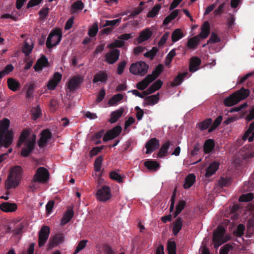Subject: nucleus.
I'll use <instances>...</instances> for the list:
<instances>
[{
    "label": "nucleus",
    "mask_w": 254,
    "mask_h": 254,
    "mask_svg": "<svg viewBox=\"0 0 254 254\" xmlns=\"http://www.w3.org/2000/svg\"><path fill=\"white\" fill-rule=\"evenodd\" d=\"M120 52L118 49L113 50L106 54L105 61L109 64H114L119 58Z\"/></svg>",
    "instance_id": "dca6fc26"
},
{
    "label": "nucleus",
    "mask_w": 254,
    "mask_h": 254,
    "mask_svg": "<svg viewBox=\"0 0 254 254\" xmlns=\"http://www.w3.org/2000/svg\"><path fill=\"white\" fill-rule=\"evenodd\" d=\"M148 65L144 62L140 61L132 64L129 68V71L134 75H145L148 70Z\"/></svg>",
    "instance_id": "423d86ee"
},
{
    "label": "nucleus",
    "mask_w": 254,
    "mask_h": 254,
    "mask_svg": "<svg viewBox=\"0 0 254 254\" xmlns=\"http://www.w3.org/2000/svg\"><path fill=\"white\" fill-rule=\"evenodd\" d=\"M143 10V8L141 7H137L135 8L131 12L130 14L129 15V18H133L136 16L138 15L140 13H141Z\"/></svg>",
    "instance_id": "bf43d9fd"
},
{
    "label": "nucleus",
    "mask_w": 254,
    "mask_h": 254,
    "mask_svg": "<svg viewBox=\"0 0 254 254\" xmlns=\"http://www.w3.org/2000/svg\"><path fill=\"white\" fill-rule=\"evenodd\" d=\"M195 180V176L193 174H189L186 178L184 187L185 189L190 188L194 184Z\"/></svg>",
    "instance_id": "2f4dec72"
},
{
    "label": "nucleus",
    "mask_w": 254,
    "mask_h": 254,
    "mask_svg": "<svg viewBox=\"0 0 254 254\" xmlns=\"http://www.w3.org/2000/svg\"><path fill=\"white\" fill-rule=\"evenodd\" d=\"M31 112L32 114V119L34 120H37L41 115V110L39 105H37L36 107L33 108L31 109Z\"/></svg>",
    "instance_id": "37998d69"
},
{
    "label": "nucleus",
    "mask_w": 254,
    "mask_h": 254,
    "mask_svg": "<svg viewBox=\"0 0 254 254\" xmlns=\"http://www.w3.org/2000/svg\"><path fill=\"white\" fill-rule=\"evenodd\" d=\"M88 242L87 240H83L79 242L78 244L76 249L73 253V254H76L78 253L80 251L83 250L86 246V244Z\"/></svg>",
    "instance_id": "5fc2aeb1"
},
{
    "label": "nucleus",
    "mask_w": 254,
    "mask_h": 254,
    "mask_svg": "<svg viewBox=\"0 0 254 254\" xmlns=\"http://www.w3.org/2000/svg\"><path fill=\"white\" fill-rule=\"evenodd\" d=\"M188 74V72L179 73L178 75L175 77L173 81L171 83V86L172 87H175L180 85L183 82L184 78L187 76Z\"/></svg>",
    "instance_id": "7c9ffc66"
},
{
    "label": "nucleus",
    "mask_w": 254,
    "mask_h": 254,
    "mask_svg": "<svg viewBox=\"0 0 254 254\" xmlns=\"http://www.w3.org/2000/svg\"><path fill=\"white\" fill-rule=\"evenodd\" d=\"M200 41V38L198 36H195L189 39L187 42V46L191 49L196 48Z\"/></svg>",
    "instance_id": "f704fd0d"
},
{
    "label": "nucleus",
    "mask_w": 254,
    "mask_h": 254,
    "mask_svg": "<svg viewBox=\"0 0 254 254\" xmlns=\"http://www.w3.org/2000/svg\"><path fill=\"white\" fill-rule=\"evenodd\" d=\"M98 32V26L97 23H94L92 26L89 29L88 35L91 37H94L96 36Z\"/></svg>",
    "instance_id": "de8ad7c7"
},
{
    "label": "nucleus",
    "mask_w": 254,
    "mask_h": 254,
    "mask_svg": "<svg viewBox=\"0 0 254 254\" xmlns=\"http://www.w3.org/2000/svg\"><path fill=\"white\" fill-rule=\"evenodd\" d=\"M17 206L15 203L3 202L0 205V209L5 212H13L16 210Z\"/></svg>",
    "instance_id": "a211bd4d"
},
{
    "label": "nucleus",
    "mask_w": 254,
    "mask_h": 254,
    "mask_svg": "<svg viewBox=\"0 0 254 254\" xmlns=\"http://www.w3.org/2000/svg\"><path fill=\"white\" fill-rule=\"evenodd\" d=\"M52 137V132L48 129H44L41 133V137L38 141V144L41 148L46 146L48 140Z\"/></svg>",
    "instance_id": "4468645a"
},
{
    "label": "nucleus",
    "mask_w": 254,
    "mask_h": 254,
    "mask_svg": "<svg viewBox=\"0 0 254 254\" xmlns=\"http://www.w3.org/2000/svg\"><path fill=\"white\" fill-rule=\"evenodd\" d=\"M169 33L166 32L162 36L161 38L160 39L158 43V45L159 47H162L165 44L169 37Z\"/></svg>",
    "instance_id": "774afa93"
},
{
    "label": "nucleus",
    "mask_w": 254,
    "mask_h": 254,
    "mask_svg": "<svg viewBox=\"0 0 254 254\" xmlns=\"http://www.w3.org/2000/svg\"><path fill=\"white\" fill-rule=\"evenodd\" d=\"M103 160V157L102 156H99L96 159L94 164V169L96 172L100 171Z\"/></svg>",
    "instance_id": "09e8293b"
},
{
    "label": "nucleus",
    "mask_w": 254,
    "mask_h": 254,
    "mask_svg": "<svg viewBox=\"0 0 254 254\" xmlns=\"http://www.w3.org/2000/svg\"><path fill=\"white\" fill-rule=\"evenodd\" d=\"M30 134L29 129H24L21 133L18 141V145H21L25 142L24 146L21 150V155L23 157H27L34 148L36 142V135L33 134L31 138L26 139Z\"/></svg>",
    "instance_id": "f03ea898"
},
{
    "label": "nucleus",
    "mask_w": 254,
    "mask_h": 254,
    "mask_svg": "<svg viewBox=\"0 0 254 254\" xmlns=\"http://www.w3.org/2000/svg\"><path fill=\"white\" fill-rule=\"evenodd\" d=\"M123 95L120 93L114 95L108 101V104L110 106L116 105L118 102L123 99Z\"/></svg>",
    "instance_id": "58836bf2"
},
{
    "label": "nucleus",
    "mask_w": 254,
    "mask_h": 254,
    "mask_svg": "<svg viewBox=\"0 0 254 254\" xmlns=\"http://www.w3.org/2000/svg\"><path fill=\"white\" fill-rule=\"evenodd\" d=\"M150 76L151 75H147L144 79L138 82L136 84V88L140 90H144L152 82L150 78Z\"/></svg>",
    "instance_id": "c85d7f7f"
},
{
    "label": "nucleus",
    "mask_w": 254,
    "mask_h": 254,
    "mask_svg": "<svg viewBox=\"0 0 254 254\" xmlns=\"http://www.w3.org/2000/svg\"><path fill=\"white\" fill-rule=\"evenodd\" d=\"M134 33L133 32L130 33H125L119 36L118 38L120 40H128L129 39L132 38L134 36Z\"/></svg>",
    "instance_id": "680f3d73"
},
{
    "label": "nucleus",
    "mask_w": 254,
    "mask_h": 254,
    "mask_svg": "<svg viewBox=\"0 0 254 254\" xmlns=\"http://www.w3.org/2000/svg\"><path fill=\"white\" fill-rule=\"evenodd\" d=\"M144 165L149 170L153 172L156 171L159 168V164L156 161L148 160L144 163Z\"/></svg>",
    "instance_id": "a878e982"
},
{
    "label": "nucleus",
    "mask_w": 254,
    "mask_h": 254,
    "mask_svg": "<svg viewBox=\"0 0 254 254\" xmlns=\"http://www.w3.org/2000/svg\"><path fill=\"white\" fill-rule=\"evenodd\" d=\"M245 230V226L242 224H240L237 226V234L238 237H242L244 234V231Z\"/></svg>",
    "instance_id": "338daca9"
},
{
    "label": "nucleus",
    "mask_w": 254,
    "mask_h": 254,
    "mask_svg": "<svg viewBox=\"0 0 254 254\" xmlns=\"http://www.w3.org/2000/svg\"><path fill=\"white\" fill-rule=\"evenodd\" d=\"M159 140L155 137L150 139L145 144L146 154H150L159 147Z\"/></svg>",
    "instance_id": "2eb2a0df"
},
{
    "label": "nucleus",
    "mask_w": 254,
    "mask_h": 254,
    "mask_svg": "<svg viewBox=\"0 0 254 254\" xmlns=\"http://www.w3.org/2000/svg\"><path fill=\"white\" fill-rule=\"evenodd\" d=\"M10 125V121L7 118H4L0 121V136L4 137L7 131H10L11 133L12 140H13L14 134L12 130H8Z\"/></svg>",
    "instance_id": "ddd939ff"
},
{
    "label": "nucleus",
    "mask_w": 254,
    "mask_h": 254,
    "mask_svg": "<svg viewBox=\"0 0 254 254\" xmlns=\"http://www.w3.org/2000/svg\"><path fill=\"white\" fill-rule=\"evenodd\" d=\"M183 33L180 29H175L172 34V40L173 42H176L184 37Z\"/></svg>",
    "instance_id": "e433bc0d"
},
{
    "label": "nucleus",
    "mask_w": 254,
    "mask_h": 254,
    "mask_svg": "<svg viewBox=\"0 0 254 254\" xmlns=\"http://www.w3.org/2000/svg\"><path fill=\"white\" fill-rule=\"evenodd\" d=\"M73 215L74 212L72 208L68 207L62 218L61 225L64 226L68 223L73 217Z\"/></svg>",
    "instance_id": "412c9836"
},
{
    "label": "nucleus",
    "mask_w": 254,
    "mask_h": 254,
    "mask_svg": "<svg viewBox=\"0 0 254 254\" xmlns=\"http://www.w3.org/2000/svg\"><path fill=\"white\" fill-rule=\"evenodd\" d=\"M122 130V128L120 126H117L112 129L107 131L103 136V141L106 142L114 139L121 133Z\"/></svg>",
    "instance_id": "f8f14e48"
},
{
    "label": "nucleus",
    "mask_w": 254,
    "mask_h": 254,
    "mask_svg": "<svg viewBox=\"0 0 254 254\" xmlns=\"http://www.w3.org/2000/svg\"><path fill=\"white\" fill-rule=\"evenodd\" d=\"M163 65L161 64H159L156 67L152 74L148 75H151V77L150 78L151 81H154L159 76L163 70Z\"/></svg>",
    "instance_id": "c9c22d12"
},
{
    "label": "nucleus",
    "mask_w": 254,
    "mask_h": 254,
    "mask_svg": "<svg viewBox=\"0 0 254 254\" xmlns=\"http://www.w3.org/2000/svg\"><path fill=\"white\" fill-rule=\"evenodd\" d=\"M104 146H102L100 147H94L90 151V157H93L97 155L99 152H100L103 148Z\"/></svg>",
    "instance_id": "69168bd1"
},
{
    "label": "nucleus",
    "mask_w": 254,
    "mask_h": 254,
    "mask_svg": "<svg viewBox=\"0 0 254 254\" xmlns=\"http://www.w3.org/2000/svg\"><path fill=\"white\" fill-rule=\"evenodd\" d=\"M254 195L253 193L250 192L246 194H242L239 197V201L241 202H249L253 200Z\"/></svg>",
    "instance_id": "49530a36"
},
{
    "label": "nucleus",
    "mask_w": 254,
    "mask_h": 254,
    "mask_svg": "<svg viewBox=\"0 0 254 254\" xmlns=\"http://www.w3.org/2000/svg\"><path fill=\"white\" fill-rule=\"evenodd\" d=\"M158 51V48L156 47H153L151 50L144 53V56L153 60Z\"/></svg>",
    "instance_id": "8fccbe9b"
},
{
    "label": "nucleus",
    "mask_w": 254,
    "mask_h": 254,
    "mask_svg": "<svg viewBox=\"0 0 254 254\" xmlns=\"http://www.w3.org/2000/svg\"><path fill=\"white\" fill-rule=\"evenodd\" d=\"M108 78V75L106 71H100L94 75L93 79V83H96L98 82L106 83Z\"/></svg>",
    "instance_id": "aec40b11"
},
{
    "label": "nucleus",
    "mask_w": 254,
    "mask_h": 254,
    "mask_svg": "<svg viewBox=\"0 0 254 254\" xmlns=\"http://www.w3.org/2000/svg\"><path fill=\"white\" fill-rule=\"evenodd\" d=\"M250 94L249 89L242 87L239 90L233 93L224 100L225 106L230 107L236 105L240 101L246 99Z\"/></svg>",
    "instance_id": "7ed1b4c3"
},
{
    "label": "nucleus",
    "mask_w": 254,
    "mask_h": 254,
    "mask_svg": "<svg viewBox=\"0 0 254 254\" xmlns=\"http://www.w3.org/2000/svg\"><path fill=\"white\" fill-rule=\"evenodd\" d=\"M121 19L122 18H120L112 20H106L105 23L103 25V27L110 26L114 27V26H118L120 24Z\"/></svg>",
    "instance_id": "a18cd8bd"
},
{
    "label": "nucleus",
    "mask_w": 254,
    "mask_h": 254,
    "mask_svg": "<svg viewBox=\"0 0 254 254\" xmlns=\"http://www.w3.org/2000/svg\"><path fill=\"white\" fill-rule=\"evenodd\" d=\"M161 6L159 4H156L151 10H150L147 14V17L153 18L155 17L160 10Z\"/></svg>",
    "instance_id": "ea45409f"
},
{
    "label": "nucleus",
    "mask_w": 254,
    "mask_h": 254,
    "mask_svg": "<svg viewBox=\"0 0 254 254\" xmlns=\"http://www.w3.org/2000/svg\"><path fill=\"white\" fill-rule=\"evenodd\" d=\"M167 250L169 254H176V244L174 241H168Z\"/></svg>",
    "instance_id": "c03bdc74"
},
{
    "label": "nucleus",
    "mask_w": 254,
    "mask_h": 254,
    "mask_svg": "<svg viewBox=\"0 0 254 254\" xmlns=\"http://www.w3.org/2000/svg\"><path fill=\"white\" fill-rule=\"evenodd\" d=\"M159 100V94L157 93L156 95H153L145 98L147 104L149 105H153L156 104Z\"/></svg>",
    "instance_id": "4c0bfd02"
},
{
    "label": "nucleus",
    "mask_w": 254,
    "mask_h": 254,
    "mask_svg": "<svg viewBox=\"0 0 254 254\" xmlns=\"http://www.w3.org/2000/svg\"><path fill=\"white\" fill-rule=\"evenodd\" d=\"M7 82L8 88L12 91H16L20 88L19 82L12 78H8Z\"/></svg>",
    "instance_id": "cd10ccee"
},
{
    "label": "nucleus",
    "mask_w": 254,
    "mask_h": 254,
    "mask_svg": "<svg viewBox=\"0 0 254 254\" xmlns=\"http://www.w3.org/2000/svg\"><path fill=\"white\" fill-rule=\"evenodd\" d=\"M212 120L211 118L207 119L199 123L198 127L201 130H205L212 124Z\"/></svg>",
    "instance_id": "a19ab883"
},
{
    "label": "nucleus",
    "mask_w": 254,
    "mask_h": 254,
    "mask_svg": "<svg viewBox=\"0 0 254 254\" xmlns=\"http://www.w3.org/2000/svg\"><path fill=\"white\" fill-rule=\"evenodd\" d=\"M183 226V220L182 218L178 217L175 221L172 231L175 236L177 235L181 230Z\"/></svg>",
    "instance_id": "72a5a7b5"
},
{
    "label": "nucleus",
    "mask_w": 254,
    "mask_h": 254,
    "mask_svg": "<svg viewBox=\"0 0 254 254\" xmlns=\"http://www.w3.org/2000/svg\"><path fill=\"white\" fill-rule=\"evenodd\" d=\"M127 64V62L126 61H123L119 64L117 67L118 74L121 75L123 73Z\"/></svg>",
    "instance_id": "13d9d810"
},
{
    "label": "nucleus",
    "mask_w": 254,
    "mask_h": 254,
    "mask_svg": "<svg viewBox=\"0 0 254 254\" xmlns=\"http://www.w3.org/2000/svg\"><path fill=\"white\" fill-rule=\"evenodd\" d=\"M254 130V122H253L250 124L249 128L244 133L243 136V139L244 140H246L251 134L252 135L253 133H254V132H253Z\"/></svg>",
    "instance_id": "3c124183"
},
{
    "label": "nucleus",
    "mask_w": 254,
    "mask_h": 254,
    "mask_svg": "<svg viewBox=\"0 0 254 254\" xmlns=\"http://www.w3.org/2000/svg\"><path fill=\"white\" fill-rule=\"evenodd\" d=\"M50 173L44 167H40L37 168L33 176V181L41 184H47L49 180Z\"/></svg>",
    "instance_id": "39448f33"
},
{
    "label": "nucleus",
    "mask_w": 254,
    "mask_h": 254,
    "mask_svg": "<svg viewBox=\"0 0 254 254\" xmlns=\"http://www.w3.org/2000/svg\"><path fill=\"white\" fill-rule=\"evenodd\" d=\"M58 108V103L57 100L52 99L50 101V111L54 112Z\"/></svg>",
    "instance_id": "0e129e2a"
},
{
    "label": "nucleus",
    "mask_w": 254,
    "mask_h": 254,
    "mask_svg": "<svg viewBox=\"0 0 254 254\" xmlns=\"http://www.w3.org/2000/svg\"><path fill=\"white\" fill-rule=\"evenodd\" d=\"M110 178L118 183H122L123 182V177L122 176L115 171H112L110 173Z\"/></svg>",
    "instance_id": "603ef678"
},
{
    "label": "nucleus",
    "mask_w": 254,
    "mask_h": 254,
    "mask_svg": "<svg viewBox=\"0 0 254 254\" xmlns=\"http://www.w3.org/2000/svg\"><path fill=\"white\" fill-rule=\"evenodd\" d=\"M220 38L214 33L212 32L207 41V44H214L220 42Z\"/></svg>",
    "instance_id": "864d4df0"
},
{
    "label": "nucleus",
    "mask_w": 254,
    "mask_h": 254,
    "mask_svg": "<svg viewBox=\"0 0 254 254\" xmlns=\"http://www.w3.org/2000/svg\"><path fill=\"white\" fill-rule=\"evenodd\" d=\"M97 199L101 202H106L112 197L111 189L109 187L103 186L98 189L96 193Z\"/></svg>",
    "instance_id": "0eeeda50"
},
{
    "label": "nucleus",
    "mask_w": 254,
    "mask_h": 254,
    "mask_svg": "<svg viewBox=\"0 0 254 254\" xmlns=\"http://www.w3.org/2000/svg\"><path fill=\"white\" fill-rule=\"evenodd\" d=\"M125 46V42L124 41H122V40H115L113 43H111L109 46L108 47L111 48H121Z\"/></svg>",
    "instance_id": "6e6d98bb"
},
{
    "label": "nucleus",
    "mask_w": 254,
    "mask_h": 254,
    "mask_svg": "<svg viewBox=\"0 0 254 254\" xmlns=\"http://www.w3.org/2000/svg\"><path fill=\"white\" fill-rule=\"evenodd\" d=\"M84 7V3L80 0H78L73 2L70 8V12L71 13H74L78 10H81Z\"/></svg>",
    "instance_id": "473e14b6"
},
{
    "label": "nucleus",
    "mask_w": 254,
    "mask_h": 254,
    "mask_svg": "<svg viewBox=\"0 0 254 254\" xmlns=\"http://www.w3.org/2000/svg\"><path fill=\"white\" fill-rule=\"evenodd\" d=\"M32 49L33 46L29 45L27 42H26L23 47L22 52L25 56H28L31 53Z\"/></svg>",
    "instance_id": "4d7b16f0"
},
{
    "label": "nucleus",
    "mask_w": 254,
    "mask_h": 254,
    "mask_svg": "<svg viewBox=\"0 0 254 254\" xmlns=\"http://www.w3.org/2000/svg\"><path fill=\"white\" fill-rule=\"evenodd\" d=\"M49 11V8L48 7H45L42 8L39 11V14L40 15V19L42 20L46 18L48 15Z\"/></svg>",
    "instance_id": "052dcab7"
},
{
    "label": "nucleus",
    "mask_w": 254,
    "mask_h": 254,
    "mask_svg": "<svg viewBox=\"0 0 254 254\" xmlns=\"http://www.w3.org/2000/svg\"><path fill=\"white\" fill-rule=\"evenodd\" d=\"M201 64V60L197 57H192L190 61L189 70L190 72H193L196 71L198 69V66Z\"/></svg>",
    "instance_id": "5701e85b"
},
{
    "label": "nucleus",
    "mask_w": 254,
    "mask_h": 254,
    "mask_svg": "<svg viewBox=\"0 0 254 254\" xmlns=\"http://www.w3.org/2000/svg\"><path fill=\"white\" fill-rule=\"evenodd\" d=\"M23 169L20 166H15L10 168L5 182V189L9 190L16 188L20 184L23 174Z\"/></svg>",
    "instance_id": "f257e3e1"
},
{
    "label": "nucleus",
    "mask_w": 254,
    "mask_h": 254,
    "mask_svg": "<svg viewBox=\"0 0 254 254\" xmlns=\"http://www.w3.org/2000/svg\"><path fill=\"white\" fill-rule=\"evenodd\" d=\"M224 233L225 229L222 227H219L217 230L214 232L213 240L214 243V248H217L224 243L223 241Z\"/></svg>",
    "instance_id": "9d476101"
},
{
    "label": "nucleus",
    "mask_w": 254,
    "mask_h": 254,
    "mask_svg": "<svg viewBox=\"0 0 254 254\" xmlns=\"http://www.w3.org/2000/svg\"><path fill=\"white\" fill-rule=\"evenodd\" d=\"M210 25L208 21H205L201 27V32L197 35L199 38L205 39L210 33Z\"/></svg>",
    "instance_id": "4be33fe9"
},
{
    "label": "nucleus",
    "mask_w": 254,
    "mask_h": 254,
    "mask_svg": "<svg viewBox=\"0 0 254 254\" xmlns=\"http://www.w3.org/2000/svg\"><path fill=\"white\" fill-rule=\"evenodd\" d=\"M124 112V109L123 108H121L115 111L112 112L111 114V118L109 120V122L111 124L116 123L122 116Z\"/></svg>",
    "instance_id": "393cba45"
},
{
    "label": "nucleus",
    "mask_w": 254,
    "mask_h": 254,
    "mask_svg": "<svg viewBox=\"0 0 254 254\" xmlns=\"http://www.w3.org/2000/svg\"><path fill=\"white\" fill-rule=\"evenodd\" d=\"M170 144L171 142L168 140L161 145L157 154L159 158H162L167 155Z\"/></svg>",
    "instance_id": "bb28decb"
},
{
    "label": "nucleus",
    "mask_w": 254,
    "mask_h": 254,
    "mask_svg": "<svg viewBox=\"0 0 254 254\" xmlns=\"http://www.w3.org/2000/svg\"><path fill=\"white\" fill-rule=\"evenodd\" d=\"M84 80V77L80 75L73 76L68 81V88L71 91L78 89Z\"/></svg>",
    "instance_id": "1a4fd4ad"
},
{
    "label": "nucleus",
    "mask_w": 254,
    "mask_h": 254,
    "mask_svg": "<svg viewBox=\"0 0 254 254\" xmlns=\"http://www.w3.org/2000/svg\"><path fill=\"white\" fill-rule=\"evenodd\" d=\"M232 248L231 246L229 244H226L220 248L219 254H228L229 252Z\"/></svg>",
    "instance_id": "e2e57ef3"
},
{
    "label": "nucleus",
    "mask_w": 254,
    "mask_h": 254,
    "mask_svg": "<svg viewBox=\"0 0 254 254\" xmlns=\"http://www.w3.org/2000/svg\"><path fill=\"white\" fill-rule=\"evenodd\" d=\"M64 240V235L62 233H58L54 235L53 237L50 239L48 244V249L51 250L58 245L63 243Z\"/></svg>",
    "instance_id": "9b49d317"
},
{
    "label": "nucleus",
    "mask_w": 254,
    "mask_h": 254,
    "mask_svg": "<svg viewBox=\"0 0 254 254\" xmlns=\"http://www.w3.org/2000/svg\"><path fill=\"white\" fill-rule=\"evenodd\" d=\"M223 120V117L221 115L219 116L214 121L213 123L208 129V132H211L215 130L221 124Z\"/></svg>",
    "instance_id": "79ce46f5"
},
{
    "label": "nucleus",
    "mask_w": 254,
    "mask_h": 254,
    "mask_svg": "<svg viewBox=\"0 0 254 254\" xmlns=\"http://www.w3.org/2000/svg\"><path fill=\"white\" fill-rule=\"evenodd\" d=\"M219 163L216 161L211 163L206 169L205 176L206 178L210 177L214 174L218 169Z\"/></svg>",
    "instance_id": "b1692460"
},
{
    "label": "nucleus",
    "mask_w": 254,
    "mask_h": 254,
    "mask_svg": "<svg viewBox=\"0 0 254 254\" xmlns=\"http://www.w3.org/2000/svg\"><path fill=\"white\" fill-rule=\"evenodd\" d=\"M50 232V228L47 226H43L39 232L38 245L42 247L48 239Z\"/></svg>",
    "instance_id": "6e6552de"
},
{
    "label": "nucleus",
    "mask_w": 254,
    "mask_h": 254,
    "mask_svg": "<svg viewBox=\"0 0 254 254\" xmlns=\"http://www.w3.org/2000/svg\"><path fill=\"white\" fill-rule=\"evenodd\" d=\"M62 37V30L56 28L49 34L46 44L47 48L51 49L58 45L61 41Z\"/></svg>",
    "instance_id": "20e7f679"
},
{
    "label": "nucleus",
    "mask_w": 254,
    "mask_h": 254,
    "mask_svg": "<svg viewBox=\"0 0 254 254\" xmlns=\"http://www.w3.org/2000/svg\"><path fill=\"white\" fill-rule=\"evenodd\" d=\"M152 34L153 32L150 30V28H145L140 32L139 36L136 39L137 43L140 44L148 40L152 36Z\"/></svg>",
    "instance_id": "f3484780"
},
{
    "label": "nucleus",
    "mask_w": 254,
    "mask_h": 254,
    "mask_svg": "<svg viewBox=\"0 0 254 254\" xmlns=\"http://www.w3.org/2000/svg\"><path fill=\"white\" fill-rule=\"evenodd\" d=\"M163 82L160 79L157 80L146 90L143 91L145 95L152 94L159 90L162 86Z\"/></svg>",
    "instance_id": "6ab92c4d"
},
{
    "label": "nucleus",
    "mask_w": 254,
    "mask_h": 254,
    "mask_svg": "<svg viewBox=\"0 0 254 254\" xmlns=\"http://www.w3.org/2000/svg\"><path fill=\"white\" fill-rule=\"evenodd\" d=\"M215 142L212 139H207L203 145V150L205 153H210L214 148Z\"/></svg>",
    "instance_id": "c756f323"
}]
</instances>
